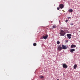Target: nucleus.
Segmentation results:
<instances>
[{
	"label": "nucleus",
	"mask_w": 80,
	"mask_h": 80,
	"mask_svg": "<svg viewBox=\"0 0 80 80\" xmlns=\"http://www.w3.org/2000/svg\"><path fill=\"white\" fill-rule=\"evenodd\" d=\"M60 34L61 35V36H64L65 34H66V32H65L63 31V30H61L60 31Z\"/></svg>",
	"instance_id": "nucleus-1"
},
{
	"label": "nucleus",
	"mask_w": 80,
	"mask_h": 80,
	"mask_svg": "<svg viewBox=\"0 0 80 80\" xmlns=\"http://www.w3.org/2000/svg\"><path fill=\"white\" fill-rule=\"evenodd\" d=\"M68 48V46H67L65 45H62V48L63 50H66Z\"/></svg>",
	"instance_id": "nucleus-2"
},
{
	"label": "nucleus",
	"mask_w": 80,
	"mask_h": 80,
	"mask_svg": "<svg viewBox=\"0 0 80 80\" xmlns=\"http://www.w3.org/2000/svg\"><path fill=\"white\" fill-rule=\"evenodd\" d=\"M62 50V47L60 45L58 47V50L61 51Z\"/></svg>",
	"instance_id": "nucleus-3"
},
{
	"label": "nucleus",
	"mask_w": 80,
	"mask_h": 80,
	"mask_svg": "<svg viewBox=\"0 0 80 80\" xmlns=\"http://www.w3.org/2000/svg\"><path fill=\"white\" fill-rule=\"evenodd\" d=\"M62 67L64 68H67L68 67V66L65 63L62 64Z\"/></svg>",
	"instance_id": "nucleus-4"
},
{
	"label": "nucleus",
	"mask_w": 80,
	"mask_h": 80,
	"mask_svg": "<svg viewBox=\"0 0 80 80\" xmlns=\"http://www.w3.org/2000/svg\"><path fill=\"white\" fill-rule=\"evenodd\" d=\"M64 8V6L63 4H61L59 5V8L61 9H62L63 8Z\"/></svg>",
	"instance_id": "nucleus-5"
},
{
	"label": "nucleus",
	"mask_w": 80,
	"mask_h": 80,
	"mask_svg": "<svg viewBox=\"0 0 80 80\" xmlns=\"http://www.w3.org/2000/svg\"><path fill=\"white\" fill-rule=\"evenodd\" d=\"M67 36L68 38H69V39H70V38H71V37L72 36V35H71V34H67Z\"/></svg>",
	"instance_id": "nucleus-6"
},
{
	"label": "nucleus",
	"mask_w": 80,
	"mask_h": 80,
	"mask_svg": "<svg viewBox=\"0 0 80 80\" xmlns=\"http://www.w3.org/2000/svg\"><path fill=\"white\" fill-rule=\"evenodd\" d=\"M47 38H48V35H47L46 36L43 37V39H44L45 40H46V39H47Z\"/></svg>",
	"instance_id": "nucleus-7"
},
{
	"label": "nucleus",
	"mask_w": 80,
	"mask_h": 80,
	"mask_svg": "<svg viewBox=\"0 0 80 80\" xmlns=\"http://www.w3.org/2000/svg\"><path fill=\"white\" fill-rule=\"evenodd\" d=\"M71 48H75V47H76V45H75L72 44L71 45Z\"/></svg>",
	"instance_id": "nucleus-8"
},
{
	"label": "nucleus",
	"mask_w": 80,
	"mask_h": 80,
	"mask_svg": "<svg viewBox=\"0 0 80 80\" xmlns=\"http://www.w3.org/2000/svg\"><path fill=\"white\" fill-rule=\"evenodd\" d=\"M75 49H72L70 50V52H71V53H73V52H74V51H75Z\"/></svg>",
	"instance_id": "nucleus-9"
},
{
	"label": "nucleus",
	"mask_w": 80,
	"mask_h": 80,
	"mask_svg": "<svg viewBox=\"0 0 80 80\" xmlns=\"http://www.w3.org/2000/svg\"><path fill=\"white\" fill-rule=\"evenodd\" d=\"M77 65L76 64L74 65V66H73L74 68V69H76V68H77Z\"/></svg>",
	"instance_id": "nucleus-10"
},
{
	"label": "nucleus",
	"mask_w": 80,
	"mask_h": 80,
	"mask_svg": "<svg viewBox=\"0 0 80 80\" xmlns=\"http://www.w3.org/2000/svg\"><path fill=\"white\" fill-rule=\"evenodd\" d=\"M68 12H73V10L72 9H69L68 10Z\"/></svg>",
	"instance_id": "nucleus-11"
},
{
	"label": "nucleus",
	"mask_w": 80,
	"mask_h": 80,
	"mask_svg": "<svg viewBox=\"0 0 80 80\" xmlns=\"http://www.w3.org/2000/svg\"><path fill=\"white\" fill-rule=\"evenodd\" d=\"M57 44H58V45H59V44H60V41H58L57 42Z\"/></svg>",
	"instance_id": "nucleus-12"
},
{
	"label": "nucleus",
	"mask_w": 80,
	"mask_h": 80,
	"mask_svg": "<svg viewBox=\"0 0 80 80\" xmlns=\"http://www.w3.org/2000/svg\"><path fill=\"white\" fill-rule=\"evenodd\" d=\"M39 78H44V77L42 76H39Z\"/></svg>",
	"instance_id": "nucleus-13"
},
{
	"label": "nucleus",
	"mask_w": 80,
	"mask_h": 80,
	"mask_svg": "<svg viewBox=\"0 0 80 80\" xmlns=\"http://www.w3.org/2000/svg\"><path fill=\"white\" fill-rule=\"evenodd\" d=\"M56 25H54L53 26H52V28H56Z\"/></svg>",
	"instance_id": "nucleus-14"
},
{
	"label": "nucleus",
	"mask_w": 80,
	"mask_h": 80,
	"mask_svg": "<svg viewBox=\"0 0 80 80\" xmlns=\"http://www.w3.org/2000/svg\"><path fill=\"white\" fill-rule=\"evenodd\" d=\"M33 46H36L37 45V44L36 43H34L33 44Z\"/></svg>",
	"instance_id": "nucleus-15"
},
{
	"label": "nucleus",
	"mask_w": 80,
	"mask_h": 80,
	"mask_svg": "<svg viewBox=\"0 0 80 80\" xmlns=\"http://www.w3.org/2000/svg\"><path fill=\"white\" fill-rule=\"evenodd\" d=\"M65 42H66V43H68V40H66L65 41Z\"/></svg>",
	"instance_id": "nucleus-16"
},
{
	"label": "nucleus",
	"mask_w": 80,
	"mask_h": 80,
	"mask_svg": "<svg viewBox=\"0 0 80 80\" xmlns=\"http://www.w3.org/2000/svg\"><path fill=\"white\" fill-rule=\"evenodd\" d=\"M57 9L58 10H60V8H57Z\"/></svg>",
	"instance_id": "nucleus-17"
},
{
	"label": "nucleus",
	"mask_w": 80,
	"mask_h": 80,
	"mask_svg": "<svg viewBox=\"0 0 80 80\" xmlns=\"http://www.w3.org/2000/svg\"><path fill=\"white\" fill-rule=\"evenodd\" d=\"M68 22V20H67V19L66 20V22Z\"/></svg>",
	"instance_id": "nucleus-18"
},
{
	"label": "nucleus",
	"mask_w": 80,
	"mask_h": 80,
	"mask_svg": "<svg viewBox=\"0 0 80 80\" xmlns=\"http://www.w3.org/2000/svg\"><path fill=\"white\" fill-rule=\"evenodd\" d=\"M71 25H73V23H71Z\"/></svg>",
	"instance_id": "nucleus-19"
},
{
	"label": "nucleus",
	"mask_w": 80,
	"mask_h": 80,
	"mask_svg": "<svg viewBox=\"0 0 80 80\" xmlns=\"http://www.w3.org/2000/svg\"><path fill=\"white\" fill-rule=\"evenodd\" d=\"M70 18V17L68 18V19H69V18Z\"/></svg>",
	"instance_id": "nucleus-20"
}]
</instances>
